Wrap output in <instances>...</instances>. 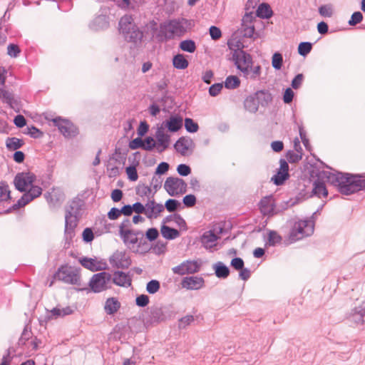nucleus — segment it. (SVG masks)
Returning <instances> with one entry per match:
<instances>
[{"instance_id":"774afa93","label":"nucleus","mask_w":365,"mask_h":365,"mask_svg":"<svg viewBox=\"0 0 365 365\" xmlns=\"http://www.w3.org/2000/svg\"><path fill=\"white\" fill-rule=\"evenodd\" d=\"M182 202L185 207H192L196 204V197L192 194L187 195L183 197Z\"/></svg>"},{"instance_id":"79ce46f5","label":"nucleus","mask_w":365,"mask_h":365,"mask_svg":"<svg viewBox=\"0 0 365 365\" xmlns=\"http://www.w3.org/2000/svg\"><path fill=\"white\" fill-rule=\"evenodd\" d=\"M282 237L274 230H270L268 234V240L267 245L269 246H275L282 241Z\"/></svg>"},{"instance_id":"bb28decb","label":"nucleus","mask_w":365,"mask_h":365,"mask_svg":"<svg viewBox=\"0 0 365 365\" xmlns=\"http://www.w3.org/2000/svg\"><path fill=\"white\" fill-rule=\"evenodd\" d=\"M14 184L16 189L19 192H26V187L29 186V184L25 177V172L18 173L16 175L14 179Z\"/></svg>"},{"instance_id":"6e6d98bb","label":"nucleus","mask_w":365,"mask_h":365,"mask_svg":"<svg viewBox=\"0 0 365 365\" xmlns=\"http://www.w3.org/2000/svg\"><path fill=\"white\" fill-rule=\"evenodd\" d=\"M128 178L132 182H135L138 178V175L136 169V165H130L125 169Z\"/></svg>"},{"instance_id":"2eb2a0df","label":"nucleus","mask_w":365,"mask_h":365,"mask_svg":"<svg viewBox=\"0 0 365 365\" xmlns=\"http://www.w3.org/2000/svg\"><path fill=\"white\" fill-rule=\"evenodd\" d=\"M183 125L182 117L180 115L175 114L169 117V118L163 121L161 126L164 129H167L170 133L178 132Z\"/></svg>"},{"instance_id":"8fccbe9b","label":"nucleus","mask_w":365,"mask_h":365,"mask_svg":"<svg viewBox=\"0 0 365 365\" xmlns=\"http://www.w3.org/2000/svg\"><path fill=\"white\" fill-rule=\"evenodd\" d=\"M160 288V282L156 279H152L147 283L146 291L151 294H154L159 291Z\"/></svg>"},{"instance_id":"58836bf2","label":"nucleus","mask_w":365,"mask_h":365,"mask_svg":"<svg viewBox=\"0 0 365 365\" xmlns=\"http://www.w3.org/2000/svg\"><path fill=\"white\" fill-rule=\"evenodd\" d=\"M240 86V80L236 76H229L225 81V87L227 89H235Z\"/></svg>"},{"instance_id":"20e7f679","label":"nucleus","mask_w":365,"mask_h":365,"mask_svg":"<svg viewBox=\"0 0 365 365\" xmlns=\"http://www.w3.org/2000/svg\"><path fill=\"white\" fill-rule=\"evenodd\" d=\"M314 232V222L309 220H299L294 222L289 233V240L294 242L311 235Z\"/></svg>"},{"instance_id":"39448f33","label":"nucleus","mask_w":365,"mask_h":365,"mask_svg":"<svg viewBox=\"0 0 365 365\" xmlns=\"http://www.w3.org/2000/svg\"><path fill=\"white\" fill-rule=\"evenodd\" d=\"M118 31L126 41L135 44L140 42L143 37V33L138 24H118Z\"/></svg>"},{"instance_id":"c03bdc74","label":"nucleus","mask_w":365,"mask_h":365,"mask_svg":"<svg viewBox=\"0 0 365 365\" xmlns=\"http://www.w3.org/2000/svg\"><path fill=\"white\" fill-rule=\"evenodd\" d=\"M131 226V223L129 219H124L120 225H119V235H126L129 234H132L135 230L130 229H125L126 227H129Z\"/></svg>"},{"instance_id":"680f3d73","label":"nucleus","mask_w":365,"mask_h":365,"mask_svg":"<svg viewBox=\"0 0 365 365\" xmlns=\"http://www.w3.org/2000/svg\"><path fill=\"white\" fill-rule=\"evenodd\" d=\"M28 132L26 134L29 135L33 138H39L43 136V132L34 125L27 127Z\"/></svg>"},{"instance_id":"69168bd1","label":"nucleus","mask_w":365,"mask_h":365,"mask_svg":"<svg viewBox=\"0 0 365 365\" xmlns=\"http://www.w3.org/2000/svg\"><path fill=\"white\" fill-rule=\"evenodd\" d=\"M149 297L146 294H140L135 299V304L139 307H145L149 304Z\"/></svg>"},{"instance_id":"a19ab883","label":"nucleus","mask_w":365,"mask_h":365,"mask_svg":"<svg viewBox=\"0 0 365 365\" xmlns=\"http://www.w3.org/2000/svg\"><path fill=\"white\" fill-rule=\"evenodd\" d=\"M312 43L310 42H301L298 46V53L302 56H307L312 49Z\"/></svg>"},{"instance_id":"5701e85b","label":"nucleus","mask_w":365,"mask_h":365,"mask_svg":"<svg viewBox=\"0 0 365 365\" xmlns=\"http://www.w3.org/2000/svg\"><path fill=\"white\" fill-rule=\"evenodd\" d=\"M193 144V141L191 138H187L185 137H180L174 144V148L177 152L180 153L182 155H185L189 147Z\"/></svg>"},{"instance_id":"c9c22d12","label":"nucleus","mask_w":365,"mask_h":365,"mask_svg":"<svg viewBox=\"0 0 365 365\" xmlns=\"http://www.w3.org/2000/svg\"><path fill=\"white\" fill-rule=\"evenodd\" d=\"M289 178V173H286L285 172L278 169L277 173L272 177L271 181L278 186L283 185Z\"/></svg>"},{"instance_id":"4468645a","label":"nucleus","mask_w":365,"mask_h":365,"mask_svg":"<svg viewBox=\"0 0 365 365\" xmlns=\"http://www.w3.org/2000/svg\"><path fill=\"white\" fill-rule=\"evenodd\" d=\"M346 319L356 325L365 326V302H363L359 307H356L346 314Z\"/></svg>"},{"instance_id":"72a5a7b5","label":"nucleus","mask_w":365,"mask_h":365,"mask_svg":"<svg viewBox=\"0 0 365 365\" xmlns=\"http://www.w3.org/2000/svg\"><path fill=\"white\" fill-rule=\"evenodd\" d=\"M24 145V140L16 137L7 138L6 140V147L9 150H17Z\"/></svg>"},{"instance_id":"1a4fd4ad","label":"nucleus","mask_w":365,"mask_h":365,"mask_svg":"<svg viewBox=\"0 0 365 365\" xmlns=\"http://www.w3.org/2000/svg\"><path fill=\"white\" fill-rule=\"evenodd\" d=\"M184 30L182 24H160L159 31L155 37L160 42H166L173 39L175 33H181Z\"/></svg>"},{"instance_id":"6ab92c4d","label":"nucleus","mask_w":365,"mask_h":365,"mask_svg":"<svg viewBox=\"0 0 365 365\" xmlns=\"http://www.w3.org/2000/svg\"><path fill=\"white\" fill-rule=\"evenodd\" d=\"M205 280L202 277H185L182 279L181 284L187 289H199L204 285Z\"/></svg>"},{"instance_id":"9b49d317","label":"nucleus","mask_w":365,"mask_h":365,"mask_svg":"<svg viewBox=\"0 0 365 365\" xmlns=\"http://www.w3.org/2000/svg\"><path fill=\"white\" fill-rule=\"evenodd\" d=\"M273 14L271 6L267 3H262L259 5L256 10L255 15L253 12H247L242 19V23H252V20L256 17L263 19H269Z\"/></svg>"},{"instance_id":"aec40b11","label":"nucleus","mask_w":365,"mask_h":365,"mask_svg":"<svg viewBox=\"0 0 365 365\" xmlns=\"http://www.w3.org/2000/svg\"><path fill=\"white\" fill-rule=\"evenodd\" d=\"M132 234H134L138 237L137 242V247L133 252L135 254H145L150 250V247L148 244V240L145 237V235L141 230H135Z\"/></svg>"},{"instance_id":"338daca9","label":"nucleus","mask_w":365,"mask_h":365,"mask_svg":"<svg viewBox=\"0 0 365 365\" xmlns=\"http://www.w3.org/2000/svg\"><path fill=\"white\" fill-rule=\"evenodd\" d=\"M177 171L180 175L185 177L191 173V168L186 164H180L177 167Z\"/></svg>"},{"instance_id":"f257e3e1","label":"nucleus","mask_w":365,"mask_h":365,"mask_svg":"<svg viewBox=\"0 0 365 365\" xmlns=\"http://www.w3.org/2000/svg\"><path fill=\"white\" fill-rule=\"evenodd\" d=\"M85 205L84 201L76 197L66 207L64 237L66 241H71L75 236V228L78 225V217Z\"/></svg>"},{"instance_id":"09e8293b","label":"nucleus","mask_w":365,"mask_h":365,"mask_svg":"<svg viewBox=\"0 0 365 365\" xmlns=\"http://www.w3.org/2000/svg\"><path fill=\"white\" fill-rule=\"evenodd\" d=\"M32 336V332L31 329H29L28 326H26L22 331L21 336L19 339L18 344L21 346L26 344V341L29 340Z\"/></svg>"},{"instance_id":"7ed1b4c3","label":"nucleus","mask_w":365,"mask_h":365,"mask_svg":"<svg viewBox=\"0 0 365 365\" xmlns=\"http://www.w3.org/2000/svg\"><path fill=\"white\" fill-rule=\"evenodd\" d=\"M176 312L170 305L153 306L149 308L148 315L144 319L146 325L159 324L175 317Z\"/></svg>"},{"instance_id":"9d476101","label":"nucleus","mask_w":365,"mask_h":365,"mask_svg":"<svg viewBox=\"0 0 365 365\" xmlns=\"http://www.w3.org/2000/svg\"><path fill=\"white\" fill-rule=\"evenodd\" d=\"M30 188L28 191L26 190L21 197L18 201L11 205L12 210H19L35 198L39 197L42 193V188L38 185H30Z\"/></svg>"},{"instance_id":"bf43d9fd","label":"nucleus","mask_w":365,"mask_h":365,"mask_svg":"<svg viewBox=\"0 0 365 365\" xmlns=\"http://www.w3.org/2000/svg\"><path fill=\"white\" fill-rule=\"evenodd\" d=\"M156 143L153 137L148 136L143 140V149L150 151L155 147Z\"/></svg>"},{"instance_id":"37998d69","label":"nucleus","mask_w":365,"mask_h":365,"mask_svg":"<svg viewBox=\"0 0 365 365\" xmlns=\"http://www.w3.org/2000/svg\"><path fill=\"white\" fill-rule=\"evenodd\" d=\"M154 195L155 194H153L151 196L148 197V202L145 205L146 210H147L146 216L149 219L153 218V212L155 210V205L156 204V202L154 200Z\"/></svg>"},{"instance_id":"2f4dec72","label":"nucleus","mask_w":365,"mask_h":365,"mask_svg":"<svg viewBox=\"0 0 365 365\" xmlns=\"http://www.w3.org/2000/svg\"><path fill=\"white\" fill-rule=\"evenodd\" d=\"M312 192V195L319 197H321V196L327 197L328 195V190L325 186L324 182L320 181L319 180H317L314 182V187Z\"/></svg>"},{"instance_id":"f03ea898","label":"nucleus","mask_w":365,"mask_h":365,"mask_svg":"<svg viewBox=\"0 0 365 365\" xmlns=\"http://www.w3.org/2000/svg\"><path fill=\"white\" fill-rule=\"evenodd\" d=\"M80 268L70 266L68 264L61 265L53 274L49 287L53 285L54 280L61 281L67 284L80 286Z\"/></svg>"},{"instance_id":"a18cd8bd","label":"nucleus","mask_w":365,"mask_h":365,"mask_svg":"<svg viewBox=\"0 0 365 365\" xmlns=\"http://www.w3.org/2000/svg\"><path fill=\"white\" fill-rule=\"evenodd\" d=\"M283 63V56L279 52H275L272 57V66L275 70L281 69Z\"/></svg>"},{"instance_id":"473e14b6","label":"nucleus","mask_w":365,"mask_h":365,"mask_svg":"<svg viewBox=\"0 0 365 365\" xmlns=\"http://www.w3.org/2000/svg\"><path fill=\"white\" fill-rule=\"evenodd\" d=\"M173 65L177 69L184 70L187 68L189 62L184 55L178 53L173 58Z\"/></svg>"},{"instance_id":"c756f323","label":"nucleus","mask_w":365,"mask_h":365,"mask_svg":"<svg viewBox=\"0 0 365 365\" xmlns=\"http://www.w3.org/2000/svg\"><path fill=\"white\" fill-rule=\"evenodd\" d=\"M0 100L4 103H6L11 107H13L14 103V98L12 92L6 89V84L4 86H0Z\"/></svg>"},{"instance_id":"ddd939ff","label":"nucleus","mask_w":365,"mask_h":365,"mask_svg":"<svg viewBox=\"0 0 365 365\" xmlns=\"http://www.w3.org/2000/svg\"><path fill=\"white\" fill-rule=\"evenodd\" d=\"M259 209L260 212L264 216L272 217L274 215L277 214V211H276V203L274 197L272 195H267L263 197L259 204Z\"/></svg>"},{"instance_id":"49530a36","label":"nucleus","mask_w":365,"mask_h":365,"mask_svg":"<svg viewBox=\"0 0 365 365\" xmlns=\"http://www.w3.org/2000/svg\"><path fill=\"white\" fill-rule=\"evenodd\" d=\"M185 262H186V274H194L200 271V265L197 261L187 260Z\"/></svg>"},{"instance_id":"4d7b16f0","label":"nucleus","mask_w":365,"mask_h":365,"mask_svg":"<svg viewBox=\"0 0 365 365\" xmlns=\"http://www.w3.org/2000/svg\"><path fill=\"white\" fill-rule=\"evenodd\" d=\"M195 318L192 315H186L182 318H180L178 322V328L179 329H185L187 326H189L192 322H193Z\"/></svg>"},{"instance_id":"f704fd0d","label":"nucleus","mask_w":365,"mask_h":365,"mask_svg":"<svg viewBox=\"0 0 365 365\" xmlns=\"http://www.w3.org/2000/svg\"><path fill=\"white\" fill-rule=\"evenodd\" d=\"M0 199L1 203L3 201L11 200V191L9 185L5 181L0 182Z\"/></svg>"},{"instance_id":"e2e57ef3","label":"nucleus","mask_w":365,"mask_h":365,"mask_svg":"<svg viewBox=\"0 0 365 365\" xmlns=\"http://www.w3.org/2000/svg\"><path fill=\"white\" fill-rule=\"evenodd\" d=\"M222 88H223L222 83H217L212 84L209 88L208 92H209L210 96H211L212 97L217 96L220 93Z\"/></svg>"},{"instance_id":"dca6fc26","label":"nucleus","mask_w":365,"mask_h":365,"mask_svg":"<svg viewBox=\"0 0 365 365\" xmlns=\"http://www.w3.org/2000/svg\"><path fill=\"white\" fill-rule=\"evenodd\" d=\"M44 197L50 206L55 207L63 201L65 195L60 188L53 187L44 194Z\"/></svg>"},{"instance_id":"864d4df0","label":"nucleus","mask_w":365,"mask_h":365,"mask_svg":"<svg viewBox=\"0 0 365 365\" xmlns=\"http://www.w3.org/2000/svg\"><path fill=\"white\" fill-rule=\"evenodd\" d=\"M286 158L289 163H296L302 158V153H294L293 150H288L286 153Z\"/></svg>"},{"instance_id":"4be33fe9","label":"nucleus","mask_w":365,"mask_h":365,"mask_svg":"<svg viewBox=\"0 0 365 365\" xmlns=\"http://www.w3.org/2000/svg\"><path fill=\"white\" fill-rule=\"evenodd\" d=\"M113 282L120 287H128L131 285V277L128 274L122 271H115L113 273Z\"/></svg>"},{"instance_id":"13d9d810","label":"nucleus","mask_w":365,"mask_h":365,"mask_svg":"<svg viewBox=\"0 0 365 365\" xmlns=\"http://www.w3.org/2000/svg\"><path fill=\"white\" fill-rule=\"evenodd\" d=\"M144 235L148 241L153 242L158 237L159 232L157 228L151 227L149 228Z\"/></svg>"},{"instance_id":"de8ad7c7","label":"nucleus","mask_w":365,"mask_h":365,"mask_svg":"<svg viewBox=\"0 0 365 365\" xmlns=\"http://www.w3.org/2000/svg\"><path fill=\"white\" fill-rule=\"evenodd\" d=\"M185 128L188 133H196L199 130L198 124L190 118H185Z\"/></svg>"},{"instance_id":"3c124183","label":"nucleus","mask_w":365,"mask_h":365,"mask_svg":"<svg viewBox=\"0 0 365 365\" xmlns=\"http://www.w3.org/2000/svg\"><path fill=\"white\" fill-rule=\"evenodd\" d=\"M112 158L119 164H124L126 159L125 150H121L120 148H115V153L113 154Z\"/></svg>"},{"instance_id":"f8f14e48","label":"nucleus","mask_w":365,"mask_h":365,"mask_svg":"<svg viewBox=\"0 0 365 365\" xmlns=\"http://www.w3.org/2000/svg\"><path fill=\"white\" fill-rule=\"evenodd\" d=\"M109 262L113 267L124 269L131 265L132 260L125 251L116 250L109 257Z\"/></svg>"},{"instance_id":"6e6552de","label":"nucleus","mask_w":365,"mask_h":365,"mask_svg":"<svg viewBox=\"0 0 365 365\" xmlns=\"http://www.w3.org/2000/svg\"><path fill=\"white\" fill-rule=\"evenodd\" d=\"M111 274L101 272L93 275L89 282V287L94 293H99L107 289V284L111 280Z\"/></svg>"},{"instance_id":"c85d7f7f","label":"nucleus","mask_w":365,"mask_h":365,"mask_svg":"<svg viewBox=\"0 0 365 365\" xmlns=\"http://www.w3.org/2000/svg\"><path fill=\"white\" fill-rule=\"evenodd\" d=\"M160 232L162 236L169 240H174L180 236V232L178 230L165 225H162Z\"/></svg>"},{"instance_id":"ea45409f","label":"nucleus","mask_w":365,"mask_h":365,"mask_svg":"<svg viewBox=\"0 0 365 365\" xmlns=\"http://www.w3.org/2000/svg\"><path fill=\"white\" fill-rule=\"evenodd\" d=\"M217 240V236L212 230H209L203 233L201 237V242L207 247L209 243H213Z\"/></svg>"},{"instance_id":"393cba45","label":"nucleus","mask_w":365,"mask_h":365,"mask_svg":"<svg viewBox=\"0 0 365 365\" xmlns=\"http://www.w3.org/2000/svg\"><path fill=\"white\" fill-rule=\"evenodd\" d=\"M243 104L245 109L251 113H257L259 109V104L257 103V98L255 93L247 96Z\"/></svg>"},{"instance_id":"f3484780","label":"nucleus","mask_w":365,"mask_h":365,"mask_svg":"<svg viewBox=\"0 0 365 365\" xmlns=\"http://www.w3.org/2000/svg\"><path fill=\"white\" fill-rule=\"evenodd\" d=\"M79 262L83 267L92 272L101 271L107 268L106 262L98 261L93 258L83 257L79 259Z\"/></svg>"},{"instance_id":"a878e982","label":"nucleus","mask_w":365,"mask_h":365,"mask_svg":"<svg viewBox=\"0 0 365 365\" xmlns=\"http://www.w3.org/2000/svg\"><path fill=\"white\" fill-rule=\"evenodd\" d=\"M212 269L215 271L216 277L220 279H226L230 273L229 267L222 262L215 263L212 266Z\"/></svg>"},{"instance_id":"423d86ee","label":"nucleus","mask_w":365,"mask_h":365,"mask_svg":"<svg viewBox=\"0 0 365 365\" xmlns=\"http://www.w3.org/2000/svg\"><path fill=\"white\" fill-rule=\"evenodd\" d=\"M187 183L179 178L168 177L164 184V188L169 195L173 197L183 195L187 192Z\"/></svg>"},{"instance_id":"0e129e2a","label":"nucleus","mask_w":365,"mask_h":365,"mask_svg":"<svg viewBox=\"0 0 365 365\" xmlns=\"http://www.w3.org/2000/svg\"><path fill=\"white\" fill-rule=\"evenodd\" d=\"M61 317V309L58 307L53 308L48 314L45 317L44 322L46 323L47 322L52 319L53 317L55 319Z\"/></svg>"},{"instance_id":"7c9ffc66","label":"nucleus","mask_w":365,"mask_h":365,"mask_svg":"<svg viewBox=\"0 0 365 365\" xmlns=\"http://www.w3.org/2000/svg\"><path fill=\"white\" fill-rule=\"evenodd\" d=\"M240 34L245 38H257L259 36L255 32L254 24H241Z\"/></svg>"},{"instance_id":"e433bc0d","label":"nucleus","mask_w":365,"mask_h":365,"mask_svg":"<svg viewBox=\"0 0 365 365\" xmlns=\"http://www.w3.org/2000/svg\"><path fill=\"white\" fill-rule=\"evenodd\" d=\"M179 48L183 51L194 53L196 50V44L193 40L187 39L180 43Z\"/></svg>"},{"instance_id":"052dcab7","label":"nucleus","mask_w":365,"mask_h":365,"mask_svg":"<svg viewBox=\"0 0 365 365\" xmlns=\"http://www.w3.org/2000/svg\"><path fill=\"white\" fill-rule=\"evenodd\" d=\"M82 238L86 243L91 242L94 239V234L92 229L90 227L85 228L82 233Z\"/></svg>"},{"instance_id":"4c0bfd02","label":"nucleus","mask_w":365,"mask_h":365,"mask_svg":"<svg viewBox=\"0 0 365 365\" xmlns=\"http://www.w3.org/2000/svg\"><path fill=\"white\" fill-rule=\"evenodd\" d=\"M152 190L150 186L146 185L144 183H139L135 187V193L137 195L143 197H149L151 194Z\"/></svg>"},{"instance_id":"412c9836","label":"nucleus","mask_w":365,"mask_h":365,"mask_svg":"<svg viewBox=\"0 0 365 365\" xmlns=\"http://www.w3.org/2000/svg\"><path fill=\"white\" fill-rule=\"evenodd\" d=\"M164 130L165 129L161 125H160L158 127L155 133V137L160 145L157 148V150L159 153L163 152L168 148L170 140V136L168 134H165Z\"/></svg>"},{"instance_id":"5fc2aeb1","label":"nucleus","mask_w":365,"mask_h":365,"mask_svg":"<svg viewBox=\"0 0 365 365\" xmlns=\"http://www.w3.org/2000/svg\"><path fill=\"white\" fill-rule=\"evenodd\" d=\"M180 206V202L175 199H168L165 203V207L170 212L176 211Z\"/></svg>"},{"instance_id":"b1692460","label":"nucleus","mask_w":365,"mask_h":365,"mask_svg":"<svg viewBox=\"0 0 365 365\" xmlns=\"http://www.w3.org/2000/svg\"><path fill=\"white\" fill-rule=\"evenodd\" d=\"M255 95L257 98V103L262 107H267L272 101L273 97L268 90H259L255 92Z\"/></svg>"},{"instance_id":"a211bd4d","label":"nucleus","mask_w":365,"mask_h":365,"mask_svg":"<svg viewBox=\"0 0 365 365\" xmlns=\"http://www.w3.org/2000/svg\"><path fill=\"white\" fill-rule=\"evenodd\" d=\"M235 65H252V58L250 53L243 49H235L232 53Z\"/></svg>"},{"instance_id":"603ef678","label":"nucleus","mask_w":365,"mask_h":365,"mask_svg":"<svg viewBox=\"0 0 365 365\" xmlns=\"http://www.w3.org/2000/svg\"><path fill=\"white\" fill-rule=\"evenodd\" d=\"M124 244L129 248H130V245H134L137 244L138 240V237L134 234H129L125 235H120Z\"/></svg>"},{"instance_id":"cd10ccee","label":"nucleus","mask_w":365,"mask_h":365,"mask_svg":"<svg viewBox=\"0 0 365 365\" xmlns=\"http://www.w3.org/2000/svg\"><path fill=\"white\" fill-rule=\"evenodd\" d=\"M120 307L119 301L116 298L110 297L106 301L104 309L108 314L111 315L117 312Z\"/></svg>"},{"instance_id":"0eeeda50","label":"nucleus","mask_w":365,"mask_h":365,"mask_svg":"<svg viewBox=\"0 0 365 365\" xmlns=\"http://www.w3.org/2000/svg\"><path fill=\"white\" fill-rule=\"evenodd\" d=\"M53 125L58 128L61 133L67 138H72L79 133L78 128L71 120L57 117L52 120Z\"/></svg>"}]
</instances>
